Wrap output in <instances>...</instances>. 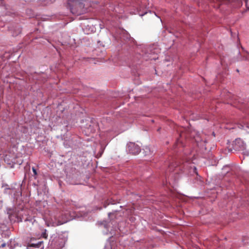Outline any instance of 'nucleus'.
<instances>
[{"label": "nucleus", "instance_id": "1a4fd4ad", "mask_svg": "<svg viewBox=\"0 0 249 249\" xmlns=\"http://www.w3.org/2000/svg\"><path fill=\"white\" fill-rule=\"evenodd\" d=\"M5 243H3V244H2L0 246V247L1 248H4V247H5Z\"/></svg>", "mask_w": 249, "mask_h": 249}, {"label": "nucleus", "instance_id": "7ed1b4c3", "mask_svg": "<svg viewBox=\"0 0 249 249\" xmlns=\"http://www.w3.org/2000/svg\"><path fill=\"white\" fill-rule=\"evenodd\" d=\"M238 127L242 129L247 130V129H249V123L247 120L242 121L238 124Z\"/></svg>", "mask_w": 249, "mask_h": 249}, {"label": "nucleus", "instance_id": "39448f33", "mask_svg": "<svg viewBox=\"0 0 249 249\" xmlns=\"http://www.w3.org/2000/svg\"><path fill=\"white\" fill-rule=\"evenodd\" d=\"M41 236L45 239L47 238L48 234L46 233V230H45L42 233Z\"/></svg>", "mask_w": 249, "mask_h": 249}, {"label": "nucleus", "instance_id": "9d476101", "mask_svg": "<svg viewBox=\"0 0 249 249\" xmlns=\"http://www.w3.org/2000/svg\"><path fill=\"white\" fill-rule=\"evenodd\" d=\"M145 149L146 150H147V149L148 150V149H149V148L148 147H146Z\"/></svg>", "mask_w": 249, "mask_h": 249}, {"label": "nucleus", "instance_id": "20e7f679", "mask_svg": "<svg viewBox=\"0 0 249 249\" xmlns=\"http://www.w3.org/2000/svg\"><path fill=\"white\" fill-rule=\"evenodd\" d=\"M42 245V243L41 242L37 244H32L31 246L34 247H38L39 248Z\"/></svg>", "mask_w": 249, "mask_h": 249}, {"label": "nucleus", "instance_id": "f03ea898", "mask_svg": "<svg viewBox=\"0 0 249 249\" xmlns=\"http://www.w3.org/2000/svg\"><path fill=\"white\" fill-rule=\"evenodd\" d=\"M127 149L128 151L133 155L138 154L141 150L139 145L132 142H130L127 144Z\"/></svg>", "mask_w": 249, "mask_h": 249}, {"label": "nucleus", "instance_id": "0eeeda50", "mask_svg": "<svg viewBox=\"0 0 249 249\" xmlns=\"http://www.w3.org/2000/svg\"><path fill=\"white\" fill-rule=\"evenodd\" d=\"M32 171L34 174V175H37V172H36V169H35V168L34 167H32Z\"/></svg>", "mask_w": 249, "mask_h": 249}, {"label": "nucleus", "instance_id": "423d86ee", "mask_svg": "<svg viewBox=\"0 0 249 249\" xmlns=\"http://www.w3.org/2000/svg\"><path fill=\"white\" fill-rule=\"evenodd\" d=\"M66 222H67V220H64L63 221H58L57 224H56L55 226L60 225Z\"/></svg>", "mask_w": 249, "mask_h": 249}, {"label": "nucleus", "instance_id": "6e6552de", "mask_svg": "<svg viewBox=\"0 0 249 249\" xmlns=\"http://www.w3.org/2000/svg\"><path fill=\"white\" fill-rule=\"evenodd\" d=\"M172 166H173V165H172V164H170L169 165V171H170L172 169Z\"/></svg>", "mask_w": 249, "mask_h": 249}, {"label": "nucleus", "instance_id": "f257e3e1", "mask_svg": "<svg viewBox=\"0 0 249 249\" xmlns=\"http://www.w3.org/2000/svg\"><path fill=\"white\" fill-rule=\"evenodd\" d=\"M84 0H68V4L71 12L75 15L84 14L87 11L82 2Z\"/></svg>", "mask_w": 249, "mask_h": 249}]
</instances>
